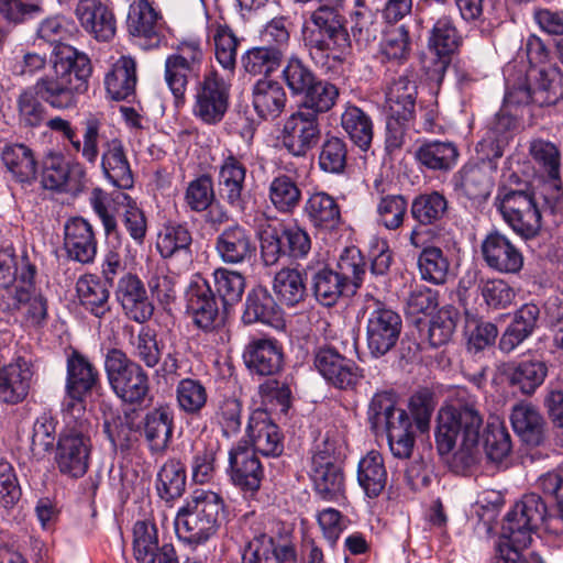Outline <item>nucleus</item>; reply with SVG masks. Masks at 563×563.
Returning <instances> with one entry per match:
<instances>
[{"label": "nucleus", "instance_id": "58836bf2", "mask_svg": "<svg viewBox=\"0 0 563 563\" xmlns=\"http://www.w3.org/2000/svg\"><path fill=\"white\" fill-rule=\"evenodd\" d=\"M192 234L186 224L164 225L157 234L156 250L164 260L180 258L188 268L192 262Z\"/></svg>", "mask_w": 563, "mask_h": 563}, {"label": "nucleus", "instance_id": "680f3d73", "mask_svg": "<svg viewBox=\"0 0 563 563\" xmlns=\"http://www.w3.org/2000/svg\"><path fill=\"white\" fill-rule=\"evenodd\" d=\"M341 126L361 151L369 150L373 141V121L361 108L349 104L341 115Z\"/></svg>", "mask_w": 563, "mask_h": 563}, {"label": "nucleus", "instance_id": "864d4df0", "mask_svg": "<svg viewBox=\"0 0 563 563\" xmlns=\"http://www.w3.org/2000/svg\"><path fill=\"white\" fill-rule=\"evenodd\" d=\"M406 411L397 407V396L393 390H380L373 395L367 408V422L371 430L382 434L383 430L396 423L399 412Z\"/></svg>", "mask_w": 563, "mask_h": 563}, {"label": "nucleus", "instance_id": "49530a36", "mask_svg": "<svg viewBox=\"0 0 563 563\" xmlns=\"http://www.w3.org/2000/svg\"><path fill=\"white\" fill-rule=\"evenodd\" d=\"M280 316V307L266 287L256 286L247 292L242 314L245 324H273Z\"/></svg>", "mask_w": 563, "mask_h": 563}, {"label": "nucleus", "instance_id": "338daca9", "mask_svg": "<svg viewBox=\"0 0 563 563\" xmlns=\"http://www.w3.org/2000/svg\"><path fill=\"white\" fill-rule=\"evenodd\" d=\"M284 59L283 51L273 46H256L242 56V66L247 74L268 78L280 66Z\"/></svg>", "mask_w": 563, "mask_h": 563}, {"label": "nucleus", "instance_id": "39448f33", "mask_svg": "<svg viewBox=\"0 0 563 563\" xmlns=\"http://www.w3.org/2000/svg\"><path fill=\"white\" fill-rule=\"evenodd\" d=\"M338 269L321 266L310 276V289L317 302L323 307H333L344 292L353 287V291L363 284L366 274V261L356 246L345 247L341 253Z\"/></svg>", "mask_w": 563, "mask_h": 563}, {"label": "nucleus", "instance_id": "2eb2a0df", "mask_svg": "<svg viewBox=\"0 0 563 563\" xmlns=\"http://www.w3.org/2000/svg\"><path fill=\"white\" fill-rule=\"evenodd\" d=\"M496 205L506 223L523 239L534 238L541 229V209L534 195L508 186L498 188Z\"/></svg>", "mask_w": 563, "mask_h": 563}, {"label": "nucleus", "instance_id": "13d9d810", "mask_svg": "<svg viewBox=\"0 0 563 563\" xmlns=\"http://www.w3.org/2000/svg\"><path fill=\"white\" fill-rule=\"evenodd\" d=\"M417 266L421 279L432 285H444L451 275L449 256L435 245L422 247L417 257Z\"/></svg>", "mask_w": 563, "mask_h": 563}, {"label": "nucleus", "instance_id": "ddd939ff", "mask_svg": "<svg viewBox=\"0 0 563 563\" xmlns=\"http://www.w3.org/2000/svg\"><path fill=\"white\" fill-rule=\"evenodd\" d=\"M63 416L64 429L56 443L55 463L63 475L78 478L88 470L90 418Z\"/></svg>", "mask_w": 563, "mask_h": 563}, {"label": "nucleus", "instance_id": "774afa93", "mask_svg": "<svg viewBox=\"0 0 563 563\" xmlns=\"http://www.w3.org/2000/svg\"><path fill=\"white\" fill-rule=\"evenodd\" d=\"M242 401L235 397H224L219 400L211 423L219 428L221 435L231 440L236 438L242 429Z\"/></svg>", "mask_w": 563, "mask_h": 563}, {"label": "nucleus", "instance_id": "c9c22d12", "mask_svg": "<svg viewBox=\"0 0 563 563\" xmlns=\"http://www.w3.org/2000/svg\"><path fill=\"white\" fill-rule=\"evenodd\" d=\"M254 453L263 456H278L283 453L284 444L279 428L265 411L253 412L246 427Z\"/></svg>", "mask_w": 563, "mask_h": 563}, {"label": "nucleus", "instance_id": "052dcab7", "mask_svg": "<svg viewBox=\"0 0 563 563\" xmlns=\"http://www.w3.org/2000/svg\"><path fill=\"white\" fill-rule=\"evenodd\" d=\"M449 202L444 195L431 191L416 196L411 202L410 213L419 225H438L446 217Z\"/></svg>", "mask_w": 563, "mask_h": 563}, {"label": "nucleus", "instance_id": "20e7f679", "mask_svg": "<svg viewBox=\"0 0 563 563\" xmlns=\"http://www.w3.org/2000/svg\"><path fill=\"white\" fill-rule=\"evenodd\" d=\"M89 205L100 220L107 239L120 242L118 218L136 245H142L147 234V219L137 201L124 191L107 192L93 188Z\"/></svg>", "mask_w": 563, "mask_h": 563}, {"label": "nucleus", "instance_id": "69168bd1", "mask_svg": "<svg viewBox=\"0 0 563 563\" xmlns=\"http://www.w3.org/2000/svg\"><path fill=\"white\" fill-rule=\"evenodd\" d=\"M186 488V467L176 459L167 460L157 474L158 496L169 503L183 496Z\"/></svg>", "mask_w": 563, "mask_h": 563}, {"label": "nucleus", "instance_id": "e433bc0d", "mask_svg": "<svg viewBox=\"0 0 563 563\" xmlns=\"http://www.w3.org/2000/svg\"><path fill=\"white\" fill-rule=\"evenodd\" d=\"M540 313L539 306L532 302L523 303L518 308L500 336L499 350L510 353L529 339L538 329Z\"/></svg>", "mask_w": 563, "mask_h": 563}, {"label": "nucleus", "instance_id": "5701e85b", "mask_svg": "<svg viewBox=\"0 0 563 563\" xmlns=\"http://www.w3.org/2000/svg\"><path fill=\"white\" fill-rule=\"evenodd\" d=\"M214 251L222 263L243 265L255 256L256 242L249 228L233 222L219 231L214 239Z\"/></svg>", "mask_w": 563, "mask_h": 563}, {"label": "nucleus", "instance_id": "412c9836", "mask_svg": "<svg viewBox=\"0 0 563 563\" xmlns=\"http://www.w3.org/2000/svg\"><path fill=\"white\" fill-rule=\"evenodd\" d=\"M186 299L187 313L198 329L209 333L222 325L223 319L210 280L202 277L191 280Z\"/></svg>", "mask_w": 563, "mask_h": 563}, {"label": "nucleus", "instance_id": "c756f323", "mask_svg": "<svg viewBox=\"0 0 563 563\" xmlns=\"http://www.w3.org/2000/svg\"><path fill=\"white\" fill-rule=\"evenodd\" d=\"M230 477L246 498H253L264 479V467L254 452L234 446L229 452Z\"/></svg>", "mask_w": 563, "mask_h": 563}, {"label": "nucleus", "instance_id": "ea45409f", "mask_svg": "<svg viewBox=\"0 0 563 563\" xmlns=\"http://www.w3.org/2000/svg\"><path fill=\"white\" fill-rule=\"evenodd\" d=\"M288 98L285 88L275 79L261 78L252 88V106L262 120H275L285 110Z\"/></svg>", "mask_w": 563, "mask_h": 563}, {"label": "nucleus", "instance_id": "1a4fd4ad", "mask_svg": "<svg viewBox=\"0 0 563 563\" xmlns=\"http://www.w3.org/2000/svg\"><path fill=\"white\" fill-rule=\"evenodd\" d=\"M101 387L98 368L82 353L74 350L66 362L65 390L62 415L90 418L87 399Z\"/></svg>", "mask_w": 563, "mask_h": 563}, {"label": "nucleus", "instance_id": "6e6d98bb", "mask_svg": "<svg viewBox=\"0 0 563 563\" xmlns=\"http://www.w3.org/2000/svg\"><path fill=\"white\" fill-rule=\"evenodd\" d=\"M459 156L456 145L449 141H427L416 152V157L422 166L444 173L456 165Z\"/></svg>", "mask_w": 563, "mask_h": 563}, {"label": "nucleus", "instance_id": "423d86ee", "mask_svg": "<svg viewBox=\"0 0 563 563\" xmlns=\"http://www.w3.org/2000/svg\"><path fill=\"white\" fill-rule=\"evenodd\" d=\"M339 5L319 4L305 15L301 26L303 46L310 56L330 54L333 57L345 54L351 47V38L345 26V18Z\"/></svg>", "mask_w": 563, "mask_h": 563}, {"label": "nucleus", "instance_id": "de8ad7c7", "mask_svg": "<svg viewBox=\"0 0 563 563\" xmlns=\"http://www.w3.org/2000/svg\"><path fill=\"white\" fill-rule=\"evenodd\" d=\"M174 430V410L168 405H159L144 417V434L154 452L167 449Z\"/></svg>", "mask_w": 563, "mask_h": 563}, {"label": "nucleus", "instance_id": "f03ea898", "mask_svg": "<svg viewBox=\"0 0 563 563\" xmlns=\"http://www.w3.org/2000/svg\"><path fill=\"white\" fill-rule=\"evenodd\" d=\"M479 404L473 396H459L454 404L440 408L437 417L435 444L440 455L453 453L451 466L464 473L476 465L481 457L479 437L483 427Z\"/></svg>", "mask_w": 563, "mask_h": 563}, {"label": "nucleus", "instance_id": "c85d7f7f", "mask_svg": "<svg viewBox=\"0 0 563 563\" xmlns=\"http://www.w3.org/2000/svg\"><path fill=\"white\" fill-rule=\"evenodd\" d=\"M114 295L128 319L143 324L153 317L154 305L143 282L135 274L122 275L118 280Z\"/></svg>", "mask_w": 563, "mask_h": 563}, {"label": "nucleus", "instance_id": "4be33fe9", "mask_svg": "<svg viewBox=\"0 0 563 563\" xmlns=\"http://www.w3.org/2000/svg\"><path fill=\"white\" fill-rule=\"evenodd\" d=\"M35 275V266H24L21 279L22 286L15 287L10 297L12 299V309L21 312L25 324L40 329L47 323L48 301L41 289L36 287L34 282Z\"/></svg>", "mask_w": 563, "mask_h": 563}, {"label": "nucleus", "instance_id": "e2e57ef3", "mask_svg": "<svg viewBox=\"0 0 563 563\" xmlns=\"http://www.w3.org/2000/svg\"><path fill=\"white\" fill-rule=\"evenodd\" d=\"M352 36L358 45L367 46L374 43L380 33V23L377 13L372 10L365 0H355L350 11Z\"/></svg>", "mask_w": 563, "mask_h": 563}, {"label": "nucleus", "instance_id": "09e8293b", "mask_svg": "<svg viewBox=\"0 0 563 563\" xmlns=\"http://www.w3.org/2000/svg\"><path fill=\"white\" fill-rule=\"evenodd\" d=\"M76 291L80 306L96 318L101 319L110 312V291L97 275L80 276L76 283Z\"/></svg>", "mask_w": 563, "mask_h": 563}, {"label": "nucleus", "instance_id": "7ed1b4c3", "mask_svg": "<svg viewBox=\"0 0 563 563\" xmlns=\"http://www.w3.org/2000/svg\"><path fill=\"white\" fill-rule=\"evenodd\" d=\"M549 518L544 499L537 493L525 494L506 515L490 563H527L522 550L530 545L532 534L548 525Z\"/></svg>", "mask_w": 563, "mask_h": 563}, {"label": "nucleus", "instance_id": "bf43d9fd", "mask_svg": "<svg viewBox=\"0 0 563 563\" xmlns=\"http://www.w3.org/2000/svg\"><path fill=\"white\" fill-rule=\"evenodd\" d=\"M339 96V88L334 84L319 77L306 93L299 97L298 109L320 119L335 106Z\"/></svg>", "mask_w": 563, "mask_h": 563}, {"label": "nucleus", "instance_id": "aec40b11", "mask_svg": "<svg viewBox=\"0 0 563 563\" xmlns=\"http://www.w3.org/2000/svg\"><path fill=\"white\" fill-rule=\"evenodd\" d=\"M320 119L297 108L284 122L283 147L295 157H305L320 141Z\"/></svg>", "mask_w": 563, "mask_h": 563}, {"label": "nucleus", "instance_id": "a19ab883", "mask_svg": "<svg viewBox=\"0 0 563 563\" xmlns=\"http://www.w3.org/2000/svg\"><path fill=\"white\" fill-rule=\"evenodd\" d=\"M1 161L12 179L22 188L36 180V161L33 151L23 143H7L1 150Z\"/></svg>", "mask_w": 563, "mask_h": 563}, {"label": "nucleus", "instance_id": "4d7b16f0", "mask_svg": "<svg viewBox=\"0 0 563 563\" xmlns=\"http://www.w3.org/2000/svg\"><path fill=\"white\" fill-rule=\"evenodd\" d=\"M310 478L316 495L324 501L344 498L345 477L341 464L325 467H310Z\"/></svg>", "mask_w": 563, "mask_h": 563}, {"label": "nucleus", "instance_id": "f704fd0d", "mask_svg": "<svg viewBox=\"0 0 563 563\" xmlns=\"http://www.w3.org/2000/svg\"><path fill=\"white\" fill-rule=\"evenodd\" d=\"M75 14L82 29L97 41L109 42L114 37V14L100 0H78Z\"/></svg>", "mask_w": 563, "mask_h": 563}, {"label": "nucleus", "instance_id": "9d476101", "mask_svg": "<svg viewBox=\"0 0 563 563\" xmlns=\"http://www.w3.org/2000/svg\"><path fill=\"white\" fill-rule=\"evenodd\" d=\"M529 155L540 181L539 194L543 210L563 216V181L561 178V152L551 141L534 139L529 145Z\"/></svg>", "mask_w": 563, "mask_h": 563}, {"label": "nucleus", "instance_id": "a18cd8bd", "mask_svg": "<svg viewBox=\"0 0 563 563\" xmlns=\"http://www.w3.org/2000/svg\"><path fill=\"white\" fill-rule=\"evenodd\" d=\"M136 82V62L131 56H121L104 76L106 90L117 101L133 97Z\"/></svg>", "mask_w": 563, "mask_h": 563}, {"label": "nucleus", "instance_id": "473e14b6", "mask_svg": "<svg viewBox=\"0 0 563 563\" xmlns=\"http://www.w3.org/2000/svg\"><path fill=\"white\" fill-rule=\"evenodd\" d=\"M32 363L24 356H15L0 369V400L15 405L29 395L33 377Z\"/></svg>", "mask_w": 563, "mask_h": 563}, {"label": "nucleus", "instance_id": "4c0bfd02", "mask_svg": "<svg viewBox=\"0 0 563 563\" xmlns=\"http://www.w3.org/2000/svg\"><path fill=\"white\" fill-rule=\"evenodd\" d=\"M303 217L314 230L324 233L339 229L342 222L340 205L325 191L309 196L303 206Z\"/></svg>", "mask_w": 563, "mask_h": 563}, {"label": "nucleus", "instance_id": "3c124183", "mask_svg": "<svg viewBox=\"0 0 563 563\" xmlns=\"http://www.w3.org/2000/svg\"><path fill=\"white\" fill-rule=\"evenodd\" d=\"M357 483L368 498L378 497L387 484V470L378 451H369L357 464Z\"/></svg>", "mask_w": 563, "mask_h": 563}, {"label": "nucleus", "instance_id": "9b49d317", "mask_svg": "<svg viewBox=\"0 0 563 563\" xmlns=\"http://www.w3.org/2000/svg\"><path fill=\"white\" fill-rule=\"evenodd\" d=\"M104 372L112 391L123 402L142 405L150 394V377L143 366L120 349L104 355Z\"/></svg>", "mask_w": 563, "mask_h": 563}, {"label": "nucleus", "instance_id": "bb28decb", "mask_svg": "<svg viewBox=\"0 0 563 563\" xmlns=\"http://www.w3.org/2000/svg\"><path fill=\"white\" fill-rule=\"evenodd\" d=\"M494 155L478 163H467L453 176L455 190L474 201L486 200L494 185L493 174L497 170Z\"/></svg>", "mask_w": 563, "mask_h": 563}, {"label": "nucleus", "instance_id": "2f4dec72", "mask_svg": "<svg viewBox=\"0 0 563 563\" xmlns=\"http://www.w3.org/2000/svg\"><path fill=\"white\" fill-rule=\"evenodd\" d=\"M97 239L91 223L81 218L69 219L64 227V247L68 258L90 264L97 255Z\"/></svg>", "mask_w": 563, "mask_h": 563}, {"label": "nucleus", "instance_id": "79ce46f5", "mask_svg": "<svg viewBox=\"0 0 563 563\" xmlns=\"http://www.w3.org/2000/svg\"><path fill=\"white\" fill-rule=\"evenodd\" d=\"M418 95L417 75L407 68L397 79H394L386 93V109L400 118L415 117Z\"/></svg>", "mask_w": 563, "mask_h": 563}, {"label": "nucleus", "instance_id": "f257e3e1", "mask_svg": "<svg viewBox=\"0 0 563 563\" xmlns=\"http://www.w3.org/2000/svg\"><path fill=\"white\" fill-rule=\"evenodd\" d=\"M88 63L76 58L70 48L57 51L54 70L24 88L16 98L18 118L25 128H38L47 119V108L70 110L77 107L79 97L88 90Z\"/></svg>", "mask_w": 563, "mask_h": 563}, {"label": "nucleus", "instance_id": "c03bdc74", "mask_svg": "<svg viewBox=\"0 0 563 563\" xmlns=\"http://www.w3.org/2000/svg\"><path fill=\"white\" fill-rule=\"evenodd\" d=\"M504 375L512 388L530 396L543 384L548 375V365L541 360H523L507 364Z\"/></svg>", "mask_w": 563, "mask_h": 563}, {"label": "nucleus", "instance_id": "6e6552de", "mask_svg": "<svg viewBox=\"0 0 563 563\" xmlns=\"http://www.w3.org/2000/svg\"><path fill=\"white\" fill-rule=\"evenodd\" d=\"M560 69L556 66L529 67L526 77L518 82L506 80V106L532 108L554 106L562 97L559 85Z\"/></svg>", "mask_w": 563, "mask_h": 563}, {"label": "nucleus", "instance_id": "0eeeda50", "mask_svg": "<svg viewBox=\"0 0 563 563\" xmlns=\"http://www.w3.org/2000/svg\"><path fill=\"white\" fill-rule=\"evenodd\" d=\"M223 499L213 492H196L176 514L174 526L179 541L198 547L216 534Z\"/></svg>", "mask_w": 563, "mask_h": 563}, {"label": "nucleus", "instance_id": "8fccbe9b", "mask_svg": "<svg viewBox=\"0 0 563 563\" xmlns=\"http://www.w3.org/2000/svg\"><path fill=\"white\" fill-rule=\"evenodd\" d=\"M511 426L518 437L529 446H539L544 441V420L530 404L516 405L510 415Z\"/></svg>", "mask_w": 563, "mask_h": 563}, {"label": "nucleus", "instance_id": "72a5a7b5", "mask_svg": "<svg viewBox=\"0 0 563 563\" xmlns=\"http://www.w3.org/2000/svg\"><path fill=\"white\" fill-rule=\"evenodd\" d=\"M100 168L104 179L122 190L134 186V176L124 144L119 139L107 141L100 156Z\"/></svg>", "mask_w": 563, "mask_h": 563}, {"label": "nucleus", "instance_id": "0e129e2a", "mask_svg": "<svg viewBox=\"0 0 563 563\" xmlns=\"http://www.w3.org/2000/svg\"><path fill=\"white\" fill-rule=\"evenodd\" d=\"M280 78L292 98H299L319 78V75L297 55L288 57L280 70Z\"/></svg>", "mask_w": 563, "mask_h": 563}, {"label": "nucleus", "instance_id": "5fc2aeb1", "mask_svg": "<svg viewBox=\"0 0 563 563\" xmlns=\"http://www.w3.org/2000/svg\"><path fill=\"white\" fill-rule=\"evenodd\" d=\"M411 54V40L409 30L400 25L385 33L378 49V59L387 69L402 66Z\"/></svg>", "mask_w": 563, "mask_h": 563}, {"label": "nucleus", "instance_id": "b1692460", "mask_svg": "<svg viewBox=\"0 0 563 563\" xmlns=\"http://www.w3.org/2000/svg\"><path fill=\"white\" fill-rule=\"evenodd\" d=\"M246 173L241 157L231 150L222 153L217 177L219 196L228 206L239 211L245 207Z\"/></svg>", "mask_w": 563, "mask_h": 563}, {"label": "nucleus", "instance_id": "f3484780", "mask_svg": "<svg viewBox=\"0 0 563 563\" xmlns=\"http://www.w3.org/2000/svg\"><path fill=\"white\" fill-rule=\"evenodd\" d=\"M203 51L198 41H184L174 54L165 59L164 78L172 91L176 104L185 101V93L190 79H199Z\"/></svg>", "mask_w": 563, "mask_h": 563}, {"label": "nucleus", "instance_id": "603ef678", "mask_svg": "<svg viewBox=\"0 0 563 563\" xmlns=\"http://www.w3.org/2000/svg\"><path fill=\"white\" fill-rule=\"evenodd\" d=\"M382 186L383 181L375 180L374 188L378 195L375 221L378 225L395 231L404 224L408 202L400 194H385V190L380 189Z\"/></svg>", "mask_w": 563, "mask_h": 563}, {"label": "nucleus", "instance_id": "f8f14e48", "mask_svg": "<svg viewBox=\"0 0 563 563\" xmlns=\"http://www.w3.org/2000/svg\"><path fill=\"white\" fill-rule=\"evenodd\" d=\"M361 313L369 354L375 358L385 356L397 345L400 338L401 316L372 295H366Z\"/></svg>", "mask_w": 563, "mask_h": 563}, {"label": "nucleus", "instance_id": "6ab92c4d", "mask_svg": "<svg viewBox=\"0 0 563 563\" xmlns=\"http://www.w3.org/2000/svg\"><path fill=\"white\" fill-rule=\"evenodd\" d=\"M126 27L134 43L146 51L159 47L165 40L163 16L146 0L130 5Z\"/></svg>", "mask_w": 563, "mask_h": 563}, {"label": "nucleus", "instance_id": "dca6fc26", "mask_svg": "<svg viewBox=\"0 0 563 563\" xmlns=\"http://www.w3.org/2000/svg\"><path fill=\"white\" fill-rule=\"evenodd\" d=\"M230 90L231 85L216 70L206 74L196 86L194 118L208 126L222 122L230 107Z\"/></svg>", "mask_w": 563, "mask_h": 563}, {"label": "nucleus", "instance_id": "a211bd4d", "mask_svg": "<svg viewBox=\"0 0 563 563\" xmlns=\"http://www.w3.org/2000/svg\"><path fill=\"white\" fill-rule=\"evenodd\" d=\"M313 366L328 385L340 390H355L364 369L332 345L323 344L313 351Z\"/></svg>", "mask_w": 563, "mask_h": 563}, {"label": "nucleus", "instance_id": "7c9ffc66", "mask_svg": "<svg viewBox=\"0 0 563 563\" xmlns=\"http://www.w3.org/2000/svg\"><path fill=\"white\" fill-rule=\"evenodd\" d=\"M243 360L252 374L273 376L283 368V346L274 338L253 339L244 349Z\"/></svg>", "mask_w": 563, "mask_h": 563}, {"label": "nucleus", "instance_id": "4468645a", "mask_svg": "<svg viewBox=\"0 0 563 563\" xmlns=\"http://www.w3.org/2000/svg\"><path fill=\"white\" fill-rule=\"evenodd\" d=\"M261 257L265 266L276 265L282 258L299 261L311 251V238L298 224H268L260 233Z\"/></svg>", "mask_w": 563, "mask_h": 563}, {"label": "nucleus", "instance_id": "cd10ccee", "mask_svg": "<svg viewBox=\"0 0 563 563\" xmlns=\"http://www.w3.org/2000/svg\"><path fill=\"white\" fill-rule=\"evenodd\" d=\"M86 173L79 163H70L62 154H49L43 162L41 183L45 189L77 194L85 184Z\"/></svg>", "mask_w": 563, "mask_h": 563}, {"label": "nucleus", "instance_id": "37998d69", "mask_svg": "<svg viewBox=\"0 0 563 563\" xmlns=\"http://www.w3.org/2000/svg\"><path fill=\"white\" fill-rule=\"evenodd\" d=\"M307 269L300 272L295 267H283L273 278V291L278 302L288 308H295L308 296L306 284Z\"/></svg>", "mask_w": 563, "mask_h": 563}, {"label": "nucleus", "instance_id": "393cba45", "mask_svg": "<svg viewBox=\"0 0 563 563\" xmlns=\"http://www.w3.org/2000/svg\"><path fill=\"white\" fill-rule=\"evenodd\" d=\"M462 43L453 19L450 15H441L433 24L429 36V47L434 51L437 58L429 70L432 80L441 82L450 65L451 56Z\"/></svg>", "mask_w": 563, "mask_h": 563}, {"label": "nucleus", "instance_id": "a878e982", "mask_svg": "<svg viewBox=\"0 0 563 563\" xmlns=\"http://www.w3.org/2000/svg\"><path fill=\"white\" fill-rule=\"evenodd\" d=\"M483 261L500 274H517L523 267V255L510 239L497 231L488 232L481 243Z\"/></svg>", "mask_w": 563, "mask_h": 563}]
</instances>
